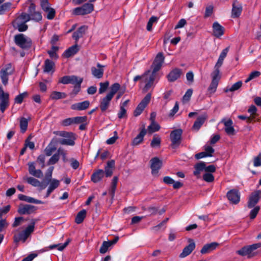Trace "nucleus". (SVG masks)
Masks as SVG:
<instances>
[{
	"instance_id": "1",
	"label": "nucleus",
	"mask_w": 261,
	"mask_h": 261,
	"mask_svg": "<svg viewBox=\"0 0 261 261\" xmlns=\"http://www.w3.org/2000/svg\"><path fill=\"white\" fill-rule=\"evenodd\" d=\"M14 41L18 46L23 49H29L32 46V41L31 38L23 34L15 35Z\"/></svg>"
},
{
	"instance_id": "2",
	"label": "nucleus",
	"mask_w": 261,
	"mask_h": 261,
	"mask_svg": "<svg viewBox=\"0 0 261 261\" xmlns=\"http://www.w3.org/2000/svg\"><path fill=\"white\" fill-rule=\"evenodd\" d=\"M15 71L14 67L11 63L6 64L0 71V77L4 86L8 84L9 76L13 74Z\"/></svg>"
},
{
	"instance_id": "3",
	"label": "nucleus",
	"mask_w": 261,
	"mask_h": 261,
	"mask_svg": "<svg viewBox=\"0 0 261 261\" xmlns=\"http://www.w3.org/2000/svg\"><path fill=\"white\" fill-rule=\"evenodd\" d=\"M261 246L259 243L254 244L251 245L246 246L237 251V253L242 256H247L251 257L254 255V251Z\"/></svg>"
},
{
	"instance_id": "4",
	"label": "nucleus",
	"mask_w": 261,
	"mask_h": 261,
	"mask_svg": "<svg viewBox=\"0 0 261 261\" xmlns=\"http://www.w3.org/2000/svg\"><path fill=\"white\" fill-rule=\"evenodd\" d=\"M9 105V94L5 92L2 85H0V110L3 113Z\"/></svg>"
},
{
	"instance_id": "5",
	"label": "nucleus",
	"mask_w": 261,
	"mask_h": 261,
	"mask_svg": "<svg viewBox=\"0 0 261 261\" xmlns=\"http://www.w3.org/2000/svg\"><path fill=\"white\" fill-rule=\"evenodd\" d=\"M182 134V130L180 128L176 129L171 132L170 137L172 148H175L180 145Z\"/></svg>"
},
{
	"instance_id": "6",
	"label": "nucleus",
	"mask_w": 261,
	"mask_h": 261,
	"mask_svg": "<svg viewBox=\"0 0 261 261\" xmlns=\"http://www.w3.org/2000/svg\"><path fill=\"white\" fill-rule=\"evenodd\" d=\"M164 59L165 57L163 53L160 52L157 54L151 65L152 73L155 74L161 69Z\"/></svg>"
},
{
	"instance_id": "7",
	"label": "nucleus",
	"mask_w": 261,
	"mask_h": 261,
	"mask_svg": "<svg viewBox=\"0 0 261 261\" xmlns=\"http://www.w3.org/2000/svg\"><path fill=\"white\" fill-rule=\"evenodd\" d=\"M83 82L82 78H79L75 75L71 76H64L62 77L59 81L60 83H61L63 84H76L79 87H80L81 83Z\"/></svg>"
},
{
	"instance_id": "8",
	"label": "nucleus",
	"mask_w": 261,
	"mask_h": 261,
	"mask_svg": "<svg viewBox=\"0 0 261 261\" xmlns=\"http://www.w3.org/2000/svg\"><path fill=\"white\" fill-rule=\"evenodd\" d=\"M221 123H223L224 130L228 135L232 136L234 135L235 130L233 126L232 120L230 119H223L221 120Z\"/></svg>"
},
{
	"instance_id": "9",
	"label": "nucleus",
	"mask_w": 261,
	"mask_h": 261,
	"mask_svg": "<svg viewBox=\"0 0 261 261\" xmlns=\"http://www.w3.org/2000/svg\"><path fill=\"white\" fill-rule=\"evenodd\" d=\"M151 93H148L139 103L135 110V113L136 114H140L142 113L143 111L149 103L151 99Z\"/></svg>"
},
{
	"instance_id": "10",
	"label": "nucleus",
	"mask_w": 261,
	"mask_h": 261,
	"mask_svg": "<svg viewBox=\"0 0 261 261\" xmlns=\"http://www.w3.org/2000/svg\"><path fill=\"white\" fill-rule=\"evenodd\" d=\"M188 242L189 244L183 249L181 253L179 254L180 258H182L188 256L195 248V243L192 239H189Z\"/></svg>"
},
{
	"instance_id": "11",
	"label": "nucleus",
	"mask_w": 261,
	"mask_h": 261,
	"mask_svg": "<svg viewBox=\"0 0 261 261\" xmlns=\"http://www.w3.org/2000/svg\"><path fill=\"white\" fill-rule=\"evenodd\" d=\"M261 198V191L257 190L252 193L249 199L248 202V207L249 208L253 207L256 203L259 201Z\"/></svg>"
},
{
	"instance_id": "12",
	"label": "nucleus",
	"mask_w": 261,
	"mask_h": 261,
	"mask_svg": "<svg viewBox=\"0 0 261 261\" xmlns=\"http://www.w3.org/2000/svg\"><path fill=\"white\" fill-rule=\"evenodd\" d=\"M155 79V74L151 73H149L146 75V77L144 80V82L145 83V86L143 88V91L144 92H147L149 89H150L153 86V82Z\"/></svg>"
},
{
	"instance_id": "13",
	"label": "nucleus",
	"mask_w": 261,
	"mask_h": 261,
	"mask_svg": "<svg viewBox=\"0 0 261 261\" xmlns=\"http://www.w3.org/2000/svg\"><path fill=\"white\" fill-rule=\"evenodd\" d=\"M242 5L237 0H235L232 4L231 17L233 18L239 17L242 13Z\"/></svg>"
},
{
	"instance_id": "14",
	"label": "nucleus",
	"mask_w": 261,
	"mask_h": 261,
	"mask_svg": "<svg viewBox=\"0 0 261 261\" xmlns=\"http://www.w3.org/2000/svg\"><path fill=\"white\" fill-rule=\"evenodd\" d=\"M97 67H91V73L94 77L97 79H101L103 75L104 70L103 68L105 67L104 65H101L98 63L96 65Z\"/></svg>"
},
{
	"instance_id": "15",
	"label": "nucleus",
	"mask_w": 261,
	"mask_h": 261,
	"mask_svg": "<svg viewBox=\"0 0 261 261\" xmlns=\"http://www.w3.org/2000/svg\"><path fill=\"white\" fill-rule=\"evenodd\" d=\"M228 199L232 203L236 204L240 201V195L239 191L232 189L227 193Z\"/></svg>"
},
{
	"instance_id": "16",
	"label": "nucleus",
	"mask_w": 261,
	"mask_h": 261,
	"mask_svg": "<svg viewBox=\"0 0 261 261\" xmlns=\"http://www.w3.org/2000/svg\"><path fill=\"white\" fill-rule=\"evenodd\" d=\"M152 174L157 175L159 170L161 168L162 162L158 158H153L150 160Z\"/></svg>"
},
{
	"instance_id": "17",
	"label": "nucleus",
	"mask_w": 261,
	"mask_h": 261,
	"mask_svg": "<svg viewBox=\"0 0 261 261\" xmlns=\"http://www.w3.org/2000/svg\"><path fill=\"white\" fill-rule=\"evenodd\" d=\"M36 207L34 205L25 204L19 206L18 212L20 215L30 214L36 211Z\"/></svg>"
},
{
	"instance_id": "18",
	"label": "nucleus",
	"mask_w": 261,
	"mask_h": 261,
	"mask_svg": "<svg viewBox=\"0 0 261 261\" xmlns=\"http://www.w3.org/2000/svg\"><path fill=\"white\" fill-rule=\"evenodd\" d=\"M212 81L208 88V91L210 93H214L217 89L218 82L220 79V75L212 73Z\"/></svg>"
},
{
	"instance_id": "19",
	"label": "nucleus",
	"mask_w": 261,
	"mask_h": 261,
	"mask_svg": "<svg viewBox=\"0 0 261 261\" xmlns=\"http://www.w3.org/2000/svg\"><path fill=\"white\" fill-rule=\"evenodd\" d=\"M213 35L219 38L224 33V28L218 22H215L213 24Z\"/></svg>"
},
{
	"instance_id": "20",
	"label": "nucleus",
	"mask_w": 261,
	"mask_h": 261,
	"mask_svg": "<svg viewBox=\"0 0 261 261\" xmlns=\"http://www.w3.org/2000/svg\"><path fill=\"white\" fill-rule=\"evenodd\" d=\"M219 244L217 242H212L210 244L204 245L200 250L201 254H206L210 253L215 250L218 246Z\"/></svg>"
},
{
	"instance_id": "21",
	"label": "nucleus",
	"mask_w": 261,
	"mask_h": 261,
	"mask_svg": "<svg viewBox=\"0 0 261 261\" xmlns=\"http://www.w3.org/2000/svg\"><path fill=\"white\" fill-rule=\"evenodd\" d=\"M146 134V130L144 126L140 133L133 139L132 145L133 146L138 145L143 142L144 137Z\"/></svg>"
},
{
	"instance_id": "22",
	"label": "nucleus",
	"mask_w": 261,
	"mask_h": 261,
	"mask_svg": "<svg viewBox=\"0 0 261 261\" xmlns=\"http://www.w3.org/2000/svg\"><path fill=\"white\" fill-rule=\"evenodd\" d=\"M89 101L85 100L83 102H77L72 105L71 108L74 110L82 111L87 109L89 107Z\"/></svg>"
},
{
	"instance_id": "23",
	"label": "nucleus",
	"mask_w": 261,
	"mask_h": 261,
	"mask_svg": "<svg viewBox=\"0 0 261 261\" xmlns=\"http://www.w3.org/2000/svg\"><path fill=\"white\" fill-rule=\"evenodd\" d=\"M112 97L107 94L106 97H103L100 102V108L102 113L105 112V111L108 108L110 105V102L112 99Z\"/></svg>"
},
{
	"instance_id": "24",
	"label": "nucleus",
	"mask_w": 261,
	"mask_h": 261,
	"mask_svg": "<svg viewBox=\"0 0 261 261\" xmlns=\"http://www.w3.org/2000/svg\"><path fill=\"white\" fill-rule=\"evenodd\" d=\"M23 179L34 187H40L41 189H44L45 188V186H43L41 182L34 177L25 176L23 177Z\"/></svg>"
},
{
	"instance_id": "25",
	"label": "nucleus",
	"mask_w": 261,
	"mask_h": 261,
	"mask_svg": "<svg viewBox=\"0 0 261 261\" xmlns=\"http://www.w3.org/2000/svg\"><path fill=\"white\" fill-rule=\"evenodd\" d=\"M18 199L22 201H24L29 203H33L35 204H43L44 202L42 201L36 199L33 197H29L23 194L18 195Z\"/></svg>"
},
{
	"instance_id": "26",
	"label": "nucleus",
	"mask_w": 261,
	"mask_h": 261,
	"mask_svg": "<svg viewBox=\"0 0 261 261\" xmlns=\"http://www.w3.org/2000/svg\"><path fill=\"white\" fill-rule=\"evenodd\" d=\"M181 70L175 68L172 70L168 75V79L170 82H174L178 79L181 74Z\"/></svg>"
},
{
	"instance_id": "27",
	"label": "nucleus",
	"mask_w": 261,
	"mask_h": 261,
	"mask_svg": "<svg viewBox=\"0 0 261 261\" xmlns=\"http://www.w3.org/2000/svg\"><path fill=\"white\" fill-rule=\"evenodd\" d=\"M86 30L87 27L85 25H83L80 27L76 31L73 33L72 37L76 42H77L80 38L83 36Z\"/></svg>"
},
{
	"instance_id": "28",
	"label": "nucleus",
	"mask_w": 261,
	"mask_h": 261,
	"mask_svg": "<svg viewBox=\"0 0 261 261\" xmlns=\"http://www.w3.org/2000/svg\"><path fill=\"white\" fill-rule=\"evenodd\" d=\"M104 171L101 169L94 172L91 176V180L96 183L99 181L104 176Z\"/></svg>"
},
{
	"instance_id": "29",
	"label": "nucleus",
	"mask_w": 261,
	"mask_h": 261,
	"mask_svg": "<svg viewBox=\"0 0 261 261\" xmlns=\"http://www.w3.org/2000/svg\"><path fill=\"white\" fill-rule=\"evenodd\" d=\"M115 166V161L112 160L108 162L107 166L105 168L104 172L107 177L111 176L113 174V169Z\"/></svg>"
},
{
	"instance_id": "30",
	"label": "nucleus",
	"mask_w": 261,
	"mask_h": 261,
	"mask_svg": "<svg viewBox=\"0 0 261 261\" xmlns=\"http://www.w3.org/2000/svg\"><path fill=\"white\" fill-rule=\"evenodd\" d=\"M79 51V48L77 45L76 44L68 49L65 50L64 53V56L66 58H69L77 53Z\"/></svg>"
},
{
	"instance_id": "31",
	"label": "nucleus",
	"mask_w": 261,
	"mask_h": 261,
	"mask_svg": "<svg viewBox=\"0 0 261 261\" xmlns=\"http://www.w3.org/2000/svg\"><path fill=\"white\" fill-rule=\"evenodd\" d=\"M30 20V16L25 13H22L14 21L13 23H26Z\"/></svg>"
},
{
	"instance_id": "32",
	"label": "nucleus",
	"mask_w": 261,
	"mask_h": 261,
	"mask_svg": "<svg viewBox=\"0 0 261 261\" xmlns=\"http://www.w3.org/2000/svg\"><path fill=\"white\" fill-rule=\"evenodd\" d=\"M59 143L62 145L73 146L74 145V136L65 137V138L59 140Z\"/></svg>"
},
{
	"instance_id": "33",
	"label": "nucleus",
	"mask_w": 261,
	"mask_h": 261,
	"mask_svg": "<svg viewBox=\"0 0 261 261\" xmlns=\"http://www.w3.org/2000/svg\"><path fill=\"white\" fill-rule=\"evenodd\" d=\"M195 170L193 174L197 178L200 177V173L202 171H204L205 168V163L201 162L199 163L194 166Z\"/></svg>"
},
{
	"instance_id": "34",
	"label": "nucleus",
	"mask_w": 261,
	"mask_h": 261,
	"mask_svg": "<svg viewBox=\"0 0 261 261\" xmlns=\"http://www.w3.org/2000/svg\"><path fill=\"white\" fill-rule=\"evenodd\" d=\"M154 119L155 115H151L150 119L151 120L152 122L148 127V130L150 133L158 131L160 128V125L153 121Z\"/></svg>"
},
{
	"instance_id": "35",
	"label": "nucleus",
	"mask_w": 261,
	"mask_h": 261,
	"mask_svg": "<svg viewBox=\"0 0 261 261\" xmlns=\"http://www.w3.org/2000/svg\"><path fill=\"white\" fill-rule=\"evenodd\" d=\"M68 243H69V241L67 240L63 244H59L51 245H50L49 246H48L47 248L42 249L41 251L42 252L46 251H48L49 249H53L57 247H58V249L59 250L62 251L67 246Z\"/></svg>"
},
{
	"instance_id": "36",
	"label": "nucleus",
	"mask_w": 261,
	"mask_h": 261,
	"mask_svg": "<svg viewBox=\"0 0 261 261\" xmlns=\"http://www.w3.org/2000/svg\"><path fill=\"white\" fill-rule=\"evenodd\" d=\"M242 86V82L239 81L237 83L233 84L230 87H227L224 89V91L225 92L227 93L228 92H233L238 89H239Z\"/></svg>"
},
{
	"instance_id": "37",
	"label": "nucleus",
	"mask_w": 261,
	"mask_h": 261,
	"mask_svg": "<svg viewBox=\"0 0 261 261\" xmlns=\"http://www.w3.org/2000/svg\"><path fill=\"white\" fill-rule=\"evenodd\" d=\"M55 65L54 63L49 60L46 59L44 61L43 71L44 72H49L51 71L53 69L54 66Z\"/></svg>"
},
{
	"instance_id": "38",
	"label": "nucleus",
	"mask_w": 261,
	"mask_h": 261,
	"mask_svg": "<svg viewBox=\"0 0 261 261\" xmlns=\"http://www.w3.org/2000/svg\"><path fill=\"white\" fill-rule=\"evenodd\" d=\"M30 119V118H25L23 117L20 118V128L21 133H24L27 130Z\"/></svg>"
},
{
	"instance_id": "39",
	"label": "nucleus",
	"mask_w": 261,
	"mask_h": 261,
	"mask_svg": "<svg viewBox=\"0 0 261 261\" xmlns=\"http://www.w3.org/2000/svg\"><path fill=\"white\" fill-rule=\"evenodd\" d=\"M118 181V178L117 176H114L113 178L111 186L110 189V194H111L112 198L114 197L115 195V192L116 189Z\"/></svg>"
},
{
	"instance_id": "40",
	"label": "nucleus",
	"mask_w": 261,
	"mask_h": 261,
	"mask_svg": "<svg viewBox=\"0 0 261 261\" xmlns=\"http://www.w3.org/2000/svg\"><path fill=\"white\" fill-rule=\"evenodd\" d=\"M66 96V94L64 92L54 91L51 93L50 97L52 99L57 100L65 98Z\"/></svg>"
},
{
	"instance_id": "41",
	"label": "nucleus",
	"mask_w": 261,
	"mask_h": 261,
	"mask_svg": "<svg viewBox=\"0 0 261 261\" xmlns=\"http://www.w3.org/2000/svg\"><path fill=\"white\" fill-rule=\"evenodd\" d=\"M86 213L87 212L85 210H83L79 212L75 217V222L77 224L81 223L86 217Z\"/></svg>"
},
{
	"instance_id": "42",
	"label": "nucleus",
	"mask_w": 261,
	"mask_h": 261,
	"mask_svg": "<svg viewBox=\"0 0 261 261\" xmlns=\"http://www.w3.org/2000/svg\"><path fill=\"white\" fill-rule=\"evenodd\" d=\"M205 119L206 118L203 116L198 118L194 123L193 128L198 130L204 122Z\"/></svg>"
},
{
	"instance_id": "43",
	"label": "nucleus",
	"mask_w": 261,
	"mask_h": 261,
	"mask_svg": "<svg viewBox=\"0 0 261 261\" xmlns=\"http://www.w3.org/2000/svg\"><path fill=\"white\" fill-rule=\"evenodd\" d=\"M28 237L29 236H28V234L23 231L18 235H15L14 236V242H18L19 241L22 240L23 242H24Z\"/></svg>"
},
{
	"instance_id": "44",
	"label": "nucleus",
	"mask_w": 261,
	"mask_h": 261,
	"mask_svg": "<svg viewBox=\"0 0 261 261\" xmlns=\"http://www.w3.org/2000/svg\"><path fill=\"white\" fill-rule=\"evenodd\" d=\"M60 185V181L56 179H53L50 180L49 186L48 188V190L50 192H53L56 188H57Z\"/></svg>"
},
{
	"instance_id": "45",
	"label": "nucleus",
	"mask_w": 261,
	"mask_h": 261,
	"mask_svg": "<svg viewBox=\"0 0 261 261\" xmlns=\"http://www.w3.org/2000/svg\"><path fill=\"white\" fill-rule=\"evenodd\" d=\"M11 6L12 4L10 2L5 3L0 6V15H3L5 14L6 12L10 10Z\"/></svg>"
},
{
	"instance_id": "46",
	"label": "nucleus",
	"mask_w": 261,
	"mask_h": 261,
	"mask_svg": "<svg viewBox=\"0 0 261 261\" xmlns=\"http://www.w3.org/2000/svg\"><path fill=\"white\" fill-rule=\"evenodd\" d=\"M28 96V93L27 92L20 93L15 97L14 98V102L16 103L21 104L24 98H26Z\"/></svg>"
},
{
	"instance_id": "47",
	"label": "nucleus",
	"mask_w": 261,
	"mask_h": 261,
	"mask_svg": "<svg viewBox=\"0 0 261 261\" xmlns=\"http://www.w3.org/2000/svg\"><path fill=\"white\" fill-rule=\"evenodd\" d=\"M13 27L17 29L19 32H24L28 29V26L26 23H13Z\"/></svg>"
},
{
	"instance_id": "48",
	"label": "nucleus",
	"mask_w": 261,
	"mask_h": 261,
	"mask_svg": "<svg viewBox=\"0 0 261 261\" xmlns=\"http://www.w3.org/2000/svg\"><path fill=\"white\" fill-rule=\"evenodd\" d=\"M120 85L118 83H115L113 84L111 87V91L107 94L110 95L113 97L115 93L119 90Z\"/></svg>"
},
{
	"instance_id": "49",
	"label": "nucleus",
	"mask_w": 261,
	"mask_h": 261,
	"mask_svg": "<svg viewBox=\"0 0 261 261\" xmlns=\"http://www.w3.org/2000/svg\"><path fill=\"white\" fill-rule=\"evenodd\" d=\"M159 19V18L152 16H151L149 19V21L147 24L146 29L148 31H151L152 30V27L153 23L157 22L158 20Z\"/></svg>"
},
{
	"instance_id": "50",
	"label": "nucleus",
	"mask_w": 261,
	"mask_h": 261,
	"mask_svg": "<svg viewBox=\"0 0 261 261\" xmlns=\"http://www.w3.org/2000/svg\"><path fill=\"white\" fill-rule=\"evenodd\" d=\"M82 7L85 15L91 13L94 9L93 5L90 3H86L83 5Z\"/></svg>"
},
{
	"instance_id": "51",
	"label": "nucleus",
	"mask_w": 261,
	"mask_h": 261,
	"mask_svg": "<svg viewBox=\"0 0 261 261\" xmlns=\"http://www.w3.org/2000/svg\"><path fill=\"white\" fill-rule=\"evenodd\" d=\"M35 223L36 221L33 220L31 224L23 230L28 236H29L34 231Z\"/></svg>"
},
{
	"instance_id": "52",
	"label": "nucleus",
	"mask_w": 261,
	"mask_h": 261,
	"mask_svg": "<svg viewBox=\"0 0 261 261\" xmlns=\"http://www.w3.org/2000/svg\"><path fill=\"white\" fill-rule=\"evenodd\" d=\"M47 13L46 18L49 20H51L54 18L56 14V11L54 8L49 7L47 10L44 11Z\"/></svg>"
},
{
	"instance_id": "53",
	"label": "nucleus",
	"mask_w": 261,
	"mask_h": 261,
	"mask_svg": "<svg viewBox=\"0 0 261 261\" xmlns=\"http://www.w3.org/2000/svg\"><path fill=\"white\" fill-rule=\"evenodd\" d=\"M59 49V47L56 46H53L51 49L47 51V53L49 55L50 57L54 59H58V56L56 54V51Z\"/></svg>"
},
{
	"instance_id": "54",
	"label": "nucleus",
	"mask_w": 261,
	"mask_h": 261,
	"mask_svg": "<svg viewBox=\"0 0 261 261\" xmlns=\"http://www.w3.org/2000/svg\"><path fill=\"white\" fill-rule=\"evenodd\" d=\"M223 60L219 58L215 66V70L212 73L216 74L217 75H220V70L219 68L223 64Z\"/></svg>"
},
{
	"instance_id": "55",
	"label": "nucleus",
	"mask_w": 261,
	"mask_h": 261,
	"mask_svg": "<svg viewBox=\"0 0 261 261\" xmlns=\"http://www.w3.org/2000/svg\"><path fill=\"white\" fill-rule=\"evenodd\" d=\"M42 18V15L41 13L38 11H36L30 15V20H33L37 22L41 20Z\"/></svg>"
},
{
	"instance_id": "56",
	"label": "nucleus",
	"mask_w": 261,
	"mask_h": 261,
	"mask_svg": "<svg viewBox=\"0 0 261 261\" xmlns=\"http://www.w3.org/2000/svg\"><path fill=\"white\" fill-rule=\"evenodd\" d=\"M255 115H239V118L243 120H246L248 122L255 121Z\"/></svg>"
},
{
	"instance_id": "57",
	"label": "nucleus",
	"mask_w": 261,
	"mask_h": 261,
	"mask_svg": "<svg viewBox=\"0 0 261 261\" xmlns=\"http://www.w3.org/2000/svg\"><path fill=\"white\" fill-rule=\"evenodd\" d=\"M110 246V243L108 241H104L100 248L99 252L102 254L105 253Z\"/></svg>"
},
{
	"instance_id": "58",
	"label": "nucleus",
	"mask_w": 261,
	"mask_h": 261,
	"mask_svg": "<svg viewBox=\"0 0 261 261\" xmlns=\"http://www.w3.org/2000/svg\"><path fill=\"white\" fill-rule=\"evenodd\" d=\"M161 144V138L159 137L154 136L151 142L150 145L152 147L160 146Z\"/></svg>"
},
{
	"instance_id": "59",
	"label": "nucleus",
	"mask_w": 261,
	"mask_h": 261,
	"mask_svg": "<svg viewBox=\"0 0 261 261\" xmlns=\"http://www.w3.org/2000/svg\"><path fill=\"white\" fill-rule=\"evenodd\" d=\"M99 85L100 88L99 89V93L102 94L104 93L108 88L109 82L108 81H106L103 83H100Z\"/></svg>"
},
{
	"instance_id": "60",
	"label": "nucleus",
	"mask_w": 261,
	"mask_h": 261,
	"mask_svg": "<svg viewBox=\"0 0 261 261\" xmlns=\"http://www.w3.org/2000/svg\"><path fill=\"white\" fill-rule=\"evenodd\" d=\"M87 117L86 116L73 117L74 124H81L84 122L87 121Z\"/></svg>"
},
{
	"instance_id": "61",
	"label": "nucleus",
	"mask_w": 261,
	"mask_h": 261,
	"mask_svg": "<svg viewBox=\"0 0 261 261\" xmlns=\"http://www.w3.org/2000/svg\"><path fill=\"white\" fill-rule=\"evenodd\" d=\"M54 134L57 136H59L63 137L64 138L65 137H69V136H74L73 133L67 132L66 131H55L54 132Z\"/></svg>"
},
{
	"instance_id": "62",
	"label": "nucleus",
	"mask_w": 261,
	"mask_h": 261,
	"mask_svg": "<svg viewBox=\"0 0 261 261\" xmlns=\"http://www.w3.org/2000/svg\"><path fill=\"white\" fill-rule=\"evenodd\" d=\"M193 93V90L191 89H188L186 92L185 94L182 97V101L184 102H186L189 101L190 98Z\"/></svg>"
},
{
	"instance_id": "63",
	"label": "nucleus",
	"mask_w": 261,
	"mask_h": 261,
	"mask_svg": "<svg viewBox=\"0 0 261 261\" xmlns=\"http://www.w3.org/2000/svg\"><path fill=\"white\" fill-rule=\"evenodd\" d=\"M59 153L54 154L49 160L47 164L48 165H54L56 164L59 160Z\"/></svg>"
},
{
	"instance_id": "64",
	"label": "nucleus",
	"mask_w": 261,
	"mask_h": 261,
	"mask_svg": "<svg viewBox=\"0 0 261 261\" xmlns=\"http://www.w3.org/2000/svg\"><path fill=\"white\" fill-rule=\"evenodd\" d=\"M253 165L255 167L261 166V152H260L257 156L254 158Z\"/></svg>"
}]
</instances>
